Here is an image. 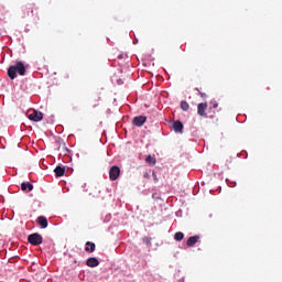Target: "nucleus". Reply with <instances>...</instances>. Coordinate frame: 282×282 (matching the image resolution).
<instances>
[{"instance_id":"8","label":"nucleus","mask_w":282,"mask_h":282,"mask_svg":"<svg viewBox=\"0 0 282 282\" xmlns=\"http://www.w3.org/2000/svg\"><path fill=\"white\" fill-rule=\"evenodd\" d=\"M173 130L175 131V133H183L184 124L182 123V121H174Z\"/></svg>"},{"instance_id":"12","label":"nucleus","mask_w":282,"mask_h":282,"mask_svg":"<svg viewBox=\"0 0 282 282\" xmlns=\"http://www.w3.org/2000/svg\"><path fill=\"white\" fill-rule=\"evenodd\" d=\"M37 224L41 228H47V218L45 216L37 217Z\"/></svg>"},{"instance_id":"10","label":"nucleus","mask_w":282,"mask_h":282,"mask_svg":"<svg viewBox=\"0 0 282 282\" xmlns=\"http://www.w3.org/2000/svg\"><path fill=\"white\" fill-rule=\"evenodd\" d=\"M90 105L94 109L100 106V96L96 95L90 99Z\"/></svg>"},{"instance_id":"18","label":"nucleus","mask_w":282,"mask_h":282,"mask_svg":"<svg viewBox=\"0 0 282 282\" xmlns=\"http://www.w3.org/2000/svg\"><path fill=\"white\" fill-rule=\"evenodd\" d=\"M196 91H198L200 98H203V100H206V98H208V95L206 93L199 91V88H196Z\"/></svg>"},{"instance_id":"6","label":"nucleus","mask_w":282,"mask_h":282,"mask_svg":"<svg viewBox=\"0 0 282 282\" xmlns=\"http://www.w3.org/2000/svg\"><path fill=\"white\" fill-rule=\"evenodd\" d=\"M144 122H147V117L138 116L133 118L132 124H134V127H142Z\"/></svg>"},{"instance_id":"7","label":"nucleus","mask_w":282,"mask_h":282,"mask_svg":"<svg viewBox=\"0 0 282 282\" xmlns=\"http://www.w3.org/2000/svg\"><path fill=\"white\" fill-rule=\"evenodd\" d=\"M86 265L88 268H98V265H100V261H98L97 258H88L86 260Z\"/></svg>"},{"instance_id":"2","label":"nucleus","mask_w":282,"mask_h":282,"mask_svg":"<svg viewBox=\"0 0 282 282\" xmlns=\"http://www.w3.org/2000/svg\"><path fill=\"white\" fill-rule=\"evenodd\" d=\"M28 241L31 246H41L43 243V236L41 234H31L28 236Z\"/></svg>"},{"instance_id":"17","label":"nucleus","mask_w":282,"mask_h":282,"mask_svg":"<svg viewBox=\"0 0 282 282\" xmlns=\"http://www.w3.org/2000/svg\"><path fill=\"white\" fill-rule=\"evenodd\" d=\"M145 162H147V164H153V165H155L156 160H155V158H153V156H151V155H148V156L145 158Z\"/></svg>"},{"instance_id":"11","label":"nucleus","mask_w":282,"mask_h":282,"mask_svg":"<svg viewBox=\"0 0 282 282\" xmlns=\"http://www.w3.org/2000/svg\"><path fill=\"white\" fill-rule=\"evenodd\" d=\"M85 252H96V243L91 241L86 242Z\"/></svg>"},{"instance_id":"21","label":"nucleus","mask_w":282,"mask_h":282,"mask_svg":"<svg viewBox=\"0 0 282 282\" xmlns=\"http://www.w3.org/2000/svg\"><path fill=\"white\" fill-rule=\"evenodd\" d=\"M219 107V104L217 101L213 102V109H217Z\"/></svg>"},{"instance_id":"4","label":"nucleus","mask_w":282,"mask_h":282,"mask_svg":"<svg viewBox=\"0 0 282 282\" xmlns=\"http://www.w3.org/2000/svg\"><path fill=\"white\" fill-rule=\"evenodd\" d=\"M109 177L111 182H116V180L120 177V167L118 165H115L109 170Z\"/></svg>"},{"instance_id":"9","label":"nucleus","mask_w":282,"mask_h":282,"mask_svg":"<svg viewBox=\"0 0 282 282\" xmlns=\"http://www.w3.org/2000/svg\"><path fill=\"white\" fill-rule=\"evenodd\" d=\"M197 241H199V236H192L187 239L186 241V246L188 248H193V246H195V243H197Z\"/></svg>"},{"instance_id":"5","label":"nucleus","mask_w":282,"mask_h":282,"mask_svg":"<svg viewBox=\"0 0 282 282\" xmlns=\"http://www.w3.org/2000/svg\"><path fill=\"white\" fill-rule=\"evenodd\" d=\"M29 120H32V122H41V120H43V112L34 110L31 115H29Z\"/></svg>"},{"instance_id":"14","label":"nucleus","mask_w":282,"mask_h":282,"mask_svg":"<svg viewBox=\"0 0 282 282\" xmlns=\"http://www.w3.org/2000/svg\"><path fill=\"white\" fill-rule=\"evenodd\" d=\"M21 191H34V185H32V183L23 182L21 184Z\"/></svg>"},{"instance_id":"3","label":"nucleus","mask_w":282,"mask_h":282,"mask_svg":"<svg viewBox=\"0 0 282 282\" xmlns=\"http://www.w3.org/2000/svg\"><path fill=\"white\" fill-rule=\"evenodd\" d=\"M208 109L207 102H200L197 105V113L200 116V118H208V115L206 113V110Z\"/></svg>"},{"instance_id":"15","label":"nucleus","mask_w":282,"mask_h":282,"mask_svg":"<svg viewBox=\"0 0 282 282\" xmlns=\"http://www.w3.org/2000/svg\"><path fill=\"white\" fill-rule=\"evenodd\" d=\"M181 109L182 111H188V109H191V105H188V101L186 100L181 101Z\"/></svg>"},{"instance_id":"19","label":"nucleus","mask_w":282,"mask_h":282,"mask_svg":"<svg viewBox=\"0 0 282 282\" xmlns=\"http://www.w3.org/2000/svg\"><path fill=\"white\" fill-rule=\"evenodd\" d=\"M152 177H153L155 184H158V182H160V180H158V174L155 172H152Z\"/></svg>"},{"instance_id":"20","label":"nucleus","mask_w":282,"mask_h":282,"mask_svg":"<svg viewBox=\"0 0 282 282\" xmlns=\"http://www.w3.org/2000/svg\"><path fill=\"white\" fill-rule=\"evenodd\" d=\"M143 177H144V180H149V178L151 177V175L149 174V172H145V173L143 174Z\"/></svg>"},{"instance_id":"16","label":"nucleus","mask_w":282,"mask_h":282,"mask_svg":"<svg viewBox=\"0 0 282 282\" xmlns=\"http://www.w3.org/2000/svg\"><path fill=\"white\" fill-rule=\"evenodd\" d=\"M174 239H175V241H182V239H184V232L177 231V232L174 235Z\"/></svg>"},{"instance_id":"1","label":"nucleus","mask_w":282,"mask_h":282,"mask_svg":"<svg viewBox=\"0 0 282 282\" xmlns=\"http://www.w3.org/2000/svg\"><path fill=\"white\" fill-rule=\"evenodd\" d=\"M17 74H19V76H25V65L23 62H17L14 65L8 68V76L11 78V80L17 78Z\"/></svg>"},{"instance_id":"13","label":"nucleus","mask_w":282,"mask_h":282,"mask_svg":"<svg viewBox=\"0 0 282 282\" xmlns=\"http://www.w3.org/2000/svg\"><path fill=\"white\" fill-rule=\"evenodd\" d=\"M54 173L56 177H63V175H65V167L58 165L55 167Z\"/></svg>"}]
</instances>
